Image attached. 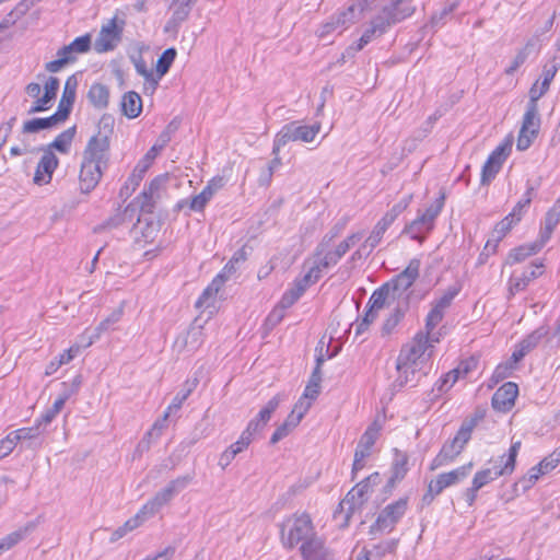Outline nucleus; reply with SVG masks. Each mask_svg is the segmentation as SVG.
Segmentation results:
<instances>
[{
	"instance_id": "obj_1",
	"label": "nucleus",
	"mask_w": 560,
	"mask_h": 560,
	"mask_svg": "<svg viewBox=\"0 0 560 560\" xmlns=\"http://www.w3.org/2000/svg\"><path fill=\"white\" fill-rule=\"evenodd\" d=\"M113 132L114 118L103 115L97 125V133L89 139L83 150L79 175L80 190L83 194L91 192L97 186L108 167Z\"/></svg>"
},
{
	"instance_id": "obj_2",
	"label": "nucleus",
	"mask_w": 560,
	"mask_h": 560,
	"mask_svg": "<svg viewBox=\"0 0 560 560\" xmlns=\"http://www.w3.org/2000/svg\"><path fill=\"white\" fill-rule=\"evenodd\" d=\"M381 475L375 471L369 477L358 482L340 501L337 510L334 512L335 520H341L340 527L349 525L351 516L361 512L363 505L368 502L370 494L373 492L374 487L380 485Z\"/></svg>"
},
{
	"instance_id": "obj_3",
	"label": "nucleus",
	"mask_w": 560,
	"mask_h": 560,
	"mask_svg": "<svg viewBox=\"0 0 560 560\" xmlns=\"http://www.w3.org/2000/svg\"><path fill=\"white\" fill-rule=\"evenodd\" d=\"M281 542L285 549L292 550L299 544L318 538L312 518L307 513L293 514L280 526Z\"/></svg>"
},
{
	"instance_id": "obj_4",
	"label": "nucleus",
	"mask_w": 560,
	"mask_h": 560,
	"mask_svg": "<svg viewBox=\"0 0 560 560\" xmlns=\"http://www.w3.org/2000/svg\"><path fill=\"white\" fill-rule=\"evenodd\" d=\"M477 425L476 418H468L462 422V425L455 436L452 440H447L438 455L432 459L430 464V470H436L438 468L445 466L455 460V458L463 452L466 444L471 439V433Z\"/></svg>"
},
{
	"instance_id": "obj_5",
	"label": "nucleus",
	"mask_w": 560,
	"mask_h": 560,
	"mask_svg": "<svg viewBox=\"0 0 560 560\" xmlns=\"http://www.w3.org/2000/svg\"><path fill=\"white\" fill-rule=\"evenodd\" d=\"M520 448L521 441L513 442L509 448L508 455L500 456L498 460H490V463L493 464L492 467L477 471L471 483L480 490L499 477L511 475L515 469L516 457Z\"/></svg>"
},
{
	"instance_id": "obj_6",
	"label": "nucleus",
	"mask_w": 560,
	"mask_h": 560,
	"mask_svg": "<svg viewBox=\"0 0 560 560\" xmlns=\"http://www.w3.org/2000/svg\"><path fill=\"white\" fill-rule=\"evenodd\" d=\"M539 97L536 96V86L529 90V101L523 116L522 128L520 130L516 148L520 151L528 149L537 137L540 127V117L538 114Z\"/></svg>"
},
{
	"instance_id": "obj_7",
	"label": "nucleus",
	"mask_w": 560,
	"mask_h": 560,
	"mask_svg": "<svg viewBox=\"0 0 560 560\" xmlns=\"http://www.w3.org/2000/svg\"><path fill=\"white\" fill-rule=\"evenodd\" d=\"M320 130V124L301 125L300 121L285 124L276 135L272 154L277 155L280 149L291 141L312 142Z\"/></svg>"
},
{
	"instance_id": "obj_8",
	"label": "nucleus",
	"mask_w": 560,
	"mask_h": 560,
	"mask_svg": "<svg viewBox=\"0 0 560 560\" xmlns=\"http://www.w3.org/2000/svg\"><path fill=\"white\" fill-rule=\"evenodd\" d=\"M408 498H400L386 505L377 515L375 522L370 526V534L390 533L397 523L406 514Z\"/></svg>"
},
{
	"instance_id": "obj_9",
	"label": "nucleus",
	"mask_w": 560,
	"mask_h": 560,
	"mask_svg": "<svg viewBox=\"0 0 560 560\" xmlns=\"http://www.w3.org/2000/svg\"><path fill=\"white\" fill-rule=\"evenodd\" d=\"M338 261L339 259L334 257L331 250L322 249L316 246L313 256L306 259L303 265L305 275L302 280H319L327 276Z\"/></svg>"
},
{
	"instance_id": "obj_10",
	"label": "nucleus",
	"mask_w": 560,
	"mask_h": 560,
	"mask_svg": "<svg viewBox=\"0 0 560 560\" xmlns=\"http://www.w3.org/2000/svg\"><path fill=\"white\" fill-rule=\"evenodd\" d=\"M416 8L410 4L400 5L396 4L395 0L385 5L382 11L371 21L372 25L383 35L387 30L405 19L411 16Z\"/></svg>"
},
{
	"instance_id": "obj_11",
	"label": "nucleus",
	"mask_w": 560,
	"mask_h": 560,
	"mask_svg": "<svg viewBox=\"0 0 560 560\" xmlns=\"http://www.w3.org/2000/svg\"><path fill=\"white\" fill-rule=\"evenodd\" d=\"M125 24V20H118L116 15L104 24L94 42L95 51L103 54L114 50L121 40Z\"/></svg>"
},
{
	"instance_id": "obj_12",
	"label": "nucleus",
	"mask_w": 560,
	"mask_h": 560,
	"mask_svg": "<svg viewBox=\"0 0 560 560\" xmlns=\"http://www.w3.org/2000/svg\"><path fill=\"white\" fill-rule=\"evenodd\" d=\"M168 182V174L159 175L150 182L148 188L138 198L141 211L147 213L153 212L156 202L165 196Z\"/></svg>"
},
{
	"instance_id": "obj_13",
	"label": "nucleus",
	"mask_w": 560,
	"mask_h": 560,
	"mask_svg": "<svg viewBox=\"0 0 560 560\" xmlns=\"http://www.w3.org/2000/svg\"><path fill=\"white\" fill-rule=\"evenodd\" d=\"M378 435V428L376 423L370 425L366 431L360 438L358 446L354 452L353 465H352V480L355 479L358 471L363 469L365 463L364 459L371 455L373 445L375 444Z\"/></svg>"
},
{
	"instance_id": "obj_14",
	"label": "nucleus",
	"mask_w": 560,
	"mask_h": 560,
	"mask_svg": "<svg viewBox=\"0 0 560 560\" xmlns=\"http://www.w3.org/2000/svg\"><path fill=\"white\" fill-rule=\"evenodd\" d=\"M511 143L505 142L498 145L488 156L481 170V184L488 185L500 172L503 162L511 152Z\"/></svg>"
},
{
	"instance_id": "obj_15",
	"label": "nucleus",
	"mask_w": 560,
	"mask_h": 560,
	"mask_svg": "<svg viewBox=\"0 0 560 560\" xmlns=\"http://www.w3.org/2000/svg\"><path fill=\"white\" fill-rule=\"evenodd\" d=\"M459 291L460 287L452 285L438 300H435L425 319V329H428L429 332L433 331V329L442 322L445 310L451 306L452 301Z\"/></svg>"
},
{
	"instance_id": "obj_16",
	"label": "nucleus",
	"mask_w": 560,
	"mask_h": 560,
	"mask_svg": "<svg viewBox=\"0 0 560 560\" xmlns=\"http://www.w3.org/2000/svg\"><path fill=\"white\" fill-rule=\"evenodd\" d=\"M518 395V386L514 382H506L500 386L491 399L492 408L500 412H506L512 409Z\"/></svg>"
},
{
	"instance_id": "obj_17",
	"label": "nucleus",
	"mask_w": 560,
	"mask_h": 560,
	"mask_svg": "<svg viewBox=\"0 0 560 560\" xmlns=\"http://www.w3.org/2000/svg\"><path fill=\"white\" fill-rule=\"evenodd\" d=\"M472 466L474 464L470 462L448 472L440 474L435 480L430 481L434 487L433 492L441 494L444 489L457 485L470 474Z\"/></svg>"
},
{
	"instance_id": "obj_18",
	"label": "nucleus",
	"mask_w": 560,
	"mask_h": 560,
	"mask_svg": "<svg viewBox=\"0 0 560 560\" xmlns=\"http://www.w3.org/2000/svg\"><path fill=\"white\" fill-rule=\"evenodd\" d=\"M397 370L399 371V376L394 382L395 388H401L407 384H411V386H416L421 376L425 374H420L418 371V363L409 362L404 358V350L400 352L397 359Z\"/></svg>"
},
{
	"instance_id": "obj_19",
	"label": "nucleus",
	"mask_w": 560,
	"mask_h": 560,
	"mask_svg": "<svg viewBox=\"0 0 560 560\" xmlns=\"http://www.w3.org/2000/svg\"><path fill=\"white\" fill-rule=\"evenodd\" d=\"M386 231L387 228L382 225L381 222H377L363 244H361L360 247L352 253L347 264H354L358 260H362L369 257L373 249L380 244Z\"/></svg>"
},
{
	"instance_id": "obj_20",
	"label": "nucleus",
	"mask_w": 560,
	"mask_h": 560,
	"mask_svg": "<svg viewBox=\"0 0 560 560\" xmlns=\"http://www.w3.org/2000/svg\"><path fill=\"white\" fill-rule=\"evenodd\" d=\"M58 164L59 160L56 154L50 150H44V154L42 155L34 174V183L37 185L49 184Z\"/></svg>"
},
{
	"instance_id": "obj_21",
	"label": "nucleus",
	"mask_w": 560,
	"mask_h": 560,
	"mask_svg": "<svg viewBox=\"0 0 560 560\" xmlns=\"http://www.w3.org/2000/svg\"><path fill=\"white\" fill-rule=\"evenodd\" d=\"M303 560H335L334 552L326 547L323 538H313L300 546Z\"/></svg>"
},
{
	"instance_id": "obj_22",
	"label": "nucleus",
	"mask_w": 560,
	"mask_h": 560,
	"mask_svg": "<svg viewBox=\"0 0 560 560\" xmlns=\"http://www.w3.org/2000/svg\"><path fill=\"white\" fill-rule=\"evenodd\" d=\"M159 151L158 145L154 144L145 154L144 156L137 163L135 166L131 175L128 177L125 186L121 188V192L126 189L129 190L131 187V190H135L137 186L141 183L145 172L151 166V163L156 158Z\"/></svg>"
},
{
	"instance_id": "obj_23",
	"label": "nucleus",
	"mask_w": 560,
	"mask_h": 560,
	"mask_svg": "<svg viewBox=\"0 0 560 560\" xmlns=\"http://www.w3.org/2000/svg\"><path fill=\"white\" fill-rule=\"evenodd\" d=\"M439 338L435 337L432 331H428L425 334L419 332L413 338V341L407 352L404 351V358L409 362L418 363L419 360L423 357L425 351L431 345V342H438Z\"/></svg>"
},
{
	"instance_id": "obj_24",
	"label": "nucleus",
	"mask_w": 560,
	"mask_h": 560,
	"mask_svg": "<svg viewBox=\"0 0 560 560\" xmlns=\"http://www.w3.org/2000/svg\"><path fill=\"white\" fill-rule=\"evenodd\" d=\"M412 284L413 282H384L381 288L373 292L369 305H371V308L380 310L384 306L390 293L395 299L397 291H407Z\"/></svg>"
},
{
	"instance_id": "obj_25",
	"label": "nucleus",
	"mask_w": 560,
	"mask_h": 560,
	"mask_svg": "<svg viewBox=\"0 0 560 560\" xmlns=\"http://www.w3.org/2000/svg\"><path fill=\"white\" fill-rule=\"evenodd\" d=\"M198 318H196L192 325L189 327L187 332L183 336L177 337L174 342V347L178 349V351L187 350L195 351L202 343V325L197 324Z\"/></svg>"
},
{
	"instance_id": "obj_26",
	"label": "nucleus",
	"mask_w": 560,
	"mask_h": 560,
	"mask_svg": "<svg viewBox=\"0 0 560 560\" xmlns=\"http://www.w3.org/2000/svg\"><path fill=\"white\" fill-rule=\"evenodd\" d=\"M78 88V79L75 74L70 75L65 83L63 93L61 100L59 101L58 108L56 113L61 116L65 120L68 119L74 101L75 93Z\"/></svg>"
},
{
	"instance_id": "obj_27",
	"label": "nucleus",
	"mask_w": 560,
	"mask_h": 560,
	"mask_svg": "<svg viewBox=\"0 0 560 560\" xmlns=\"http://www.w3.org/2000/svg\"><path fill=\"white\" fill-rule=\"evenodd\" d=\"M211 200L210 188H203L198 195L191 198L180 199L175 205L176 211H185L186 215L190 212H200L205 209L207 203Z\"/></svg>"
},
{
	"instance_id": "obj_28",
	"label": "nucleus",
	"mask_w": 560,
	"mask_h": 560,
	"mask_svg": "<svg viewBox=\"0 0 560 560\" xmlns=\"http://www.w3.org/2000/svg\"><path fill=\"white\" fill-rule=\"evenodd\" d=\"M247 247L243 246L237 249L224 268L212 280H229L232 277H237V271L241 266L247 260Z\"/></svg>"
},
{
	"instance_id": "obj_29",
	"label": "nucleus",
	"mask_w": 560,
	"mask_h": 560,
	"mask_svg": "<svg viewBox=\"0 0 560 560\" xmlns=\"http://www.w3.org/2000/svg\"><path fill=\"white\" fill-rule=\"evenodd\" d=\"M560 222V198L556 201V203L548 210L545 215L542 226L539 232L538 241L546 245V243L550 240L551 234L556 226Z\"/></svg>"
},
{
	"instance_id": "obj_30",
	"label": "nucleus",
	"mask_w": 560,
	"mask_h": 560,
	"mask_svg": "<svg viewBox=\"0 0 560 560\" xmlns=\"http://www.w3.org/2000/svg\"><path fill=\"white\" fill-rule=\"evenodd\" d=\"M560 69V51L556 54L544 65L542 67V81L540 83V91H536V96L541 97L549 90L550 83L556 77ZM537 88V83H534L532 88Z\"/></svg>"
},
{
	"instance_id": "obj_31",
	"label": "nucleus",
	"mask_w": 560,
	"mask_h": 560,
	"mask_svg": "<svg viewBox=\"0 0 560 560\" xmlns=\"http://www.w3.org/2000/svg\"><path fill=\"white\" fill-rule=\"evenodd\" d=\"M221 290L220 282H211L200 294L198 300L195 303V307L198 310L207 311L209 310V316L215 312V302L217 296Z\"/></svg>"
},
{
	"instance_id": "obj_32",
	"label": "nucleus",
	"mask_w": 560,
	"mask_h": 560,
	"mask_svg": "<svg viewBox=\"0 0 560 560\" xmlns=\"http://www.w3.org/2000/svg\"><path fill=\"white\" fill-rule=\"evenodd\" d=\"M66 121L61 116L57 113L52 114L49 117L45 118H33L23 124L22 132L23 133H36L45 129H51L60 122Z\"/></svg>"
},
{
	"instance_id": "obj_33",
	"label": "nucleus",
	"mask_w": 560,
	"mask_h": 560,
	"mask_svg": "<svg viewBox=\"0 0 560 560\" xmlns=\"http://www.w3.org/2000/svg\"><path fill=\"white\" fill-rule=\"evenodd\" d=\"M364 10V5L361 2L351 3L345 10L339 11L332 19L335 23L339 26L340 32L352 23H354L361 15Z\"/></svg>"
},
{
	"instance_id": "obj_34",
	"label": "nucleus",
	"mask_w": 560,
	"mask_h": 560,
	"mask_svg": "<svg viewBox=\"0 0 560 560\" xmlns=\"http://www.w3.org/2000/svg\"><path fill=\"white\" fill-rule=\"evenodd\" d=\"M364 10V5L361 2L351 3L345 10L339 11L332 19L335 23L339 26L340 32L352 23H354L361 15Z\"/></svg>"
},
{
	"instance_id": "obj_35",
	"label": "nucleus",
	"mask_w": 560,
	"mask_h": 560,
	"mask_svg": "<svg viewBox=\"0 0 560 560\" xmlns=\"http://www.w3.org/2000/svg\"><path fill=\"white\" fill-rule=\"evenodd\" d=\"M174 495L171 493V490L164 487L162 490L155 493V495L148 501L142 508H141V514L144 515V517L148 520L149 517L153 516L155 513H158L165 504H167Z\"/></svg>"
},
{
	"instance_id": "obj_36",
	"label": "nucleus",
	"mask_w": 560,
	"mask_h": 560,
	"mask_svg": "<svg viewBox=\"0 0 560 560\" xmlns=\"http://www.w3.org/2000/svg\"><path fill=\"white\" fill-rule=\"evenodd\" d=\"M91 35L85 34L77 37L69 45L63 46L57 51V56H68L73 58V62L77 60V56L85 54L91 49Z\"/></svg>"
},
{
	"instance_id": "obj_37",
	"label": "nucleus",
	"mask_w": 560,
	"mask_h": 560,
	"mask_svg": "<svg viewBox=\"0 0 560 560\" xmlns=\"http://www.w3.org/2000/svg\"><path fill=\"white\" fill-rule=\"evenodd\" d=\"M545 245L536 240L529 244H523L510 250L506 262L510 265L517 264L527 257L537 254Z\"/></svg>"
},
{
	"instance_id": "obj_38",
	"label": "nucleus",
	"mask_w": 560,
	"mask_h": 560,
	"mask_svg": "<svg viewBox=\"0 0 560 560\" xmlns=\"http://www.w3.org/2000/svg\"><path fill=\"white\" fill-rule=\"evenodd\" d=\"M120 106L125 116L131 119L137 118L142 112L141 96L135 91H129L124 94Z\"/></svg>"
},
{
	"instance_id": "obj_39",
	"label": "nucleus",
	"mask_w": 560,
	"mask_h": 560,
	"mask_svg": "<svg viewBox=\"0 0 560 560\" xmlns=\"http://www.w3.org/2000/svg\"><path fill=\"white\" fill-rule=\"evenodd\" d=\"M124 314V306L121 305L117 310L113 311L105 319H103L94 329V332L88 338L84 347L91 346L95 340H97L101 335L109 329L118 323Z\"/></svg>"
},
{
	"instance_id": "obj_40",
	"label": "nucleus",
	"mask_w": 560,
	"mask_h": 560,
	"mask_svg": "<svg viewBox=\"0 0 560 560\" xmlns=\"http://www.w3.org/2000/svg\"><path fill=\"white\" fill-rule=\"evenodd\" d=\"M90 103L98 109H104L108 106L109 90L102 83H93L88 92Z\"/></svg>"
},
{
	"instance_id": "obj_41",
	"label": "nucleus",
	"mask_w": 560,
	"mask_h": 560,
	"mask_svg": "<svg viewBox=\"0 0 560 560\" xmlns=\"http://www.w3.org/2000/svg\"><path fill=\"white\" fill-rule=\"evenodd\" d=\"M433 230L432 225L418 215L409 224H407L402 231V234L409 235L412 240L422 242L425 235Z\"/></svg>"
},
{
	"instance_id": "obj_42",
	"label": "nucleus",
	"mask_w": 560,
	"mask_h": 560,
	"mask_svg": "<svg viewBox=\"0 0 560 560\" xmlns=\"http://www.w3.org/2000/svg\"><path fill=\"white\" fill-rule=\"evenodd\" d=\"M537 39L536 38H529L524 47L517 50L516 56L512 60L511 65L505 69V74L512 75L514 74L517 69L526 62L528 59L530 52L536 48Z\"/></svg>"
},
{
	"instance_id": "obj_43",
	"label": "nucleus",
	"mask_w": 560,
	"mask_h": 560,
	"mask_svg": "<svg viewBox=\"0 0 560 560\" xmlns=\"http://www.w3.org/2000/svg\"><path fill=\"white\" fill-rule=\"evenodd\" d=\"M77 132L75 126H72L66 130H63L61 133H59L55 140L48 144L46 150H56L62 154H67L70 151L71 143L74 139Z\"/></svg>"
},
{
	"instance_id": "obj_44",
	"label": "nucleus",
	"mask_w": 560,
	"mask_h": 560,
	"mask_svg": "<svg viewBox=\"0 0 560 560\" xmlns=\"http://www.w3.org/2000/svg\"><path fill=\"white\" fill-rule=\"evenodd\" d=\"M311 282H296V285L285 291L278 302L282 308H290L307 290Z\"/></svg>"
},
{
	"instance_id": "obj_45",
	"label": "nucleus",
	"mask_w": 560,
	"mask_h": 560,
	"mask_svg": "<svg viewBox=\"0 0 560 560\" xmlns=\"http://www.w3.org/2000/svg\"><path fill=\"white\" fill-rule=\"evenodd\" d=\"M549 332L548 327L540 326L535 329L533 332L527 335L524 339H522L517 346L525 351V353H529L533 349H535L539 341L546 337Z\"/></svg>"
},
{
	"instance_id": "obj_46",
	"label": "nucleus",
	"mask_w": 560,
	"mask_h": 560,
	"mask_svg": "<svg viewBox=\"0 0 560 560\" xmlns=\"http://www.w3.org/2000/svg\"><path fill=\"white\" fill-rule=\"evenodd\" d=\"M412 199L411 195H408L400 199L397 203H395L378 221L382 225H385L387 229L392 225V223L409 206Z\"/></svg>"
},
{
	"instance_id": "obj_47",
	"label": "nucleus",
	"mask_w": 560,
	"mask_h": 560,
	"mask_svg": "<svg viewBox=\"0 0 560 560\" xmlns=\"http://www.w3.org/2000/svg\"><path fill=\"white\" fill-rule=\"evenodd\" d=\"M147 518L141 511H139L133 517L129 518L124 523V525L119 526L112 534L110 541L115 542L122 538L127 533L138 528Z\"/></svg>"
},
{
	"instance_id": "obj_48",
	"label": "nucleus",
	"mask_w": 560,
	"mask_h": 560,
	"mask_svg": "<svg viewBox=\"0 0 560 560\" xmlns=\"http://www.w3.org/2000/svg\"><path fill=\"white\" fill-rule=\"evenodd\" d=\"M131 61L135 66L137 73L144 78V80L151 85L152 90H155L159 84V78H156L153 71L147 67V63L142 56H131Z\"/></svg>"
},
{
	"instance_id": "obj_49",
	"label": "nucleus",
	"mask_w": 560,
	"mask_h": 560,
	"mask_svg": "<svg viewBox=\"0 0 560 560\" xmlns=\"http://www.w3.org/2000/svg\"><path fill=\"white\" fill-rule=\"evenodd\" d=\"M177 51L175 48L171 47L165 49L162 55L159 57L156 62V74L159 81L168 72L171 66L173 65L176 58Z\"/></svg>"
},
{
	"instance_id": "obj_50",
	"label": "nucleus",
	"mask_w": 560,
	"mask_h": 560,
	"mask_svg": "<svg viewBox=\"0 0 560 560\" xmlns=\"http://www.w3.org/2000/svg\"><path fill=\"white\" fill-rule=\"evenodd\" d=\"M363 237V231H358L350 234L334 247V250H331L334 253V257H337L340 260L348 253V250L357 243H359Z\"/></svg>"
},
{
	"instance_id": "obj_51",
	"label": "nucleus",
	"mask_w": 560,
	"mask_h": 560,
	"mask_svg": "<svg viewBox=\"0 0 560 560\" xmlns=\"http://www.w3.org/2000/svg\"><path fill=\"white\" fill-rule=\"evenodd\" d=\"M363 237V231H358L350 234L334 247V250H331L334 253V257H337L340 260L348 253V250L357 243H359Z\"/></svg>"
},
{
	"instance_id": "obj_52",
	"label": "nucleus",
	"mask_w": 560,
	"mask_h": 560,
	"mask_svg": "<svg viewBox=\"0 0 560 560\" xmlns=\"http://www.w3.org/2000/svg\"><path fill=\"white\" fill-rule=\"evenodd\" d=\"M395 457L392 464V476L394 479L402 480L408 472V455L397 448L394 450Z\"/></svg>"
},
{
	"instance_id": "obj_53",
	"label": "nucleus",
	"mask_w": 560,
	"mask_h": 560,
	"mask_svg": "<svg viewBox=\"0 0 560 560\" xmlns=\"http://www.w3.org/2000/svg\"><path fill=\"white\" fill-rule=\"evenodd\" d=\"M300 423V421L295 418L294 415H288L287 419L282 424H280L270 438V444H276L285 436Z\"/></svg>"
},
{
	"instance_id": "obj_54",
	"label": "nucleus",
	"mask_w": 560,
	"mask_h": 560,
	"mask_svg": "<svg viewBox=\"0 0 560 560\" xmlns=\"http://www.w3.org/2000/svg\"><path fill=\"white\" fill-rule=\"evenodd\" d=\"M346 225V220H340L337 223H335L330 228V230L323 236L322 241L317 244V247L326 250H334L332 242L343 232Z\"/></svg>"
},
{
	"instance_id": "obj_55",
	"label": "nucleus",
	"mask_w": 560,
	"mask_h": 560,
	"mask_svg": "<svg viewBox=\"0 0 560 560\" xmlns=\"http://www.w3.org/2000/svg\"><path fill=\"white\" fill-rule=\"evenodd\" d=\"M43 432L44 428H40L37 422L33 427L18 429V433L22 436V442L28 441L27 447L39 446L42 444L39 436Z\"/></svg>"
},
{
	"instance_id": "obj_56",
	"label": "nucleus",
	"mask_w": 560,
	"mask_h": 560,
	"mask_svg": "<svg viewBox=\"0 0 560 560\" xmlns=\"http://www.w3.org/2000/svg\"><path fill=\"white\" fill-rule=\"evenodd\" d=\"M287 398L288 396L284 393L277 394L267 402V405L258 412L256 417L259 418L260 422L268 423V421L271 418V415L279 407L280 402L285 400Z\"/></svg>"
},
{
	"instance_id": "obj_57",
	"label": "nucleus",
	"mask_w": 560,
	"mask_h": 560,
	"mask_svg": "<svg viewBox=\"0 0 560 560\" xmlns=\"http://www.w3.org/2000/svg\"><path fill=\"white\" fill-rule=\"evenodd\" d=\"M444 195H441L431 206L425 209L423 213H419V215L433 228L435 219L439 217L444 207Z\"/></svg>"
},
{
	"instance_id": "obj_58",
	"label": "nucleus",
	"mask_w": 560,
	"mask_h": 560,
	"mask_svg": "<svg viewBox=\"0 0 560 560\" xmlns=\"http://www.w3.org/2000/svg\"><path fill=\"white\" fill-rule=\"evenodd\" d=\"M378 36H381V34H378V31L371 23L370 26L364 31V33L360 37L358 44L355 46H350L346 50V54L347 55H354L355 52H358L361 49H363V47L365 45H368L373 38L378 37Z\"/></svg>"
},
{
	"instance_id": "obj_59",
	"label": "nucleus",
	"mask_w": 560,
	"mask_h": 560,
	"mask_svg": "<svg viewBox=\"0 0 560 560\" xmlns=\"http://www.w3.org/2000/svg\"><path fill=\"white\" fill-rule=\"evenodd\" d=\"M456 8H457V2H452L447 5H445L440 11L435 12L431 16V21H430L431 27H433L435 30L442 27L445 24L448 16L455 11Z\"/></svg>"
},
{
	"instance_id": "obj_60",
	"label": "nucleus",
	"mask_w": 560,
	"mask_h": 560,
	"mask_svg": "<svg viewBox=\"0 0 560 560\" xmlns=\"http://www.w3.org/2000/svg\"><path fill=\"white\" fill-rule=\"evenodd\" d=\"M179 126L180 120L178 118H174L168 122L155 143L158 145V151L162 150L172 140L173 135L178 130Z\"/></svg>"
},
{
	"instance_id": "obj_61",
	"label": "nucleus",
	"mask_w": 560,
	"mask_h": 560,
	"mask_svg": "<svg viewBox=\"0 0 560 560\" xmlns=\"http://www.w3.org/2000/svg\"><path fill=\"white\" fill-rule=\"evenodd\" d=\"M405 313L400 307H396L394 312L385 319L382 326V335L386 336L393 332L399 322L402 319Z\"/></svg>"
},
{
	"instance_id": "obj_62",
	"label": "nucleus",
	"mask_w": 560,
	"mask_h": 560,
	"mask_svg": "<svg viewBox=\"0 0 560 560\" xmlns=\"http://www.w3.org/2000/svg\"><path fill=\"white\" fill-rule=\"evenodd\" d=\"M545 275V265L541 260H535L523 271L518 280H535Z\"/></svg>"
},
{
	"instance_id": "obj_63",
	"label": "nucleus",
	"mask_w": 560,
	"mask_h": 560,
	"mask_svg": "<svg viewBox=\"0 0 560 560\" xmlns=\"http://www.w3.org/2000/svg\"><path fill=\"white\" fill-rule=\"evenodd\" d=\"M420 260L412 259L409 265L392 280H417L419 277Z\"/></svg>"
},
{
	"instance_id": "obj_64",
	"label": "nucleus",
	"mask_w": 560,
	"mask_h": 560,
	"mask_svg": "<svg viewBox=\"0 0 560 560\" xmlns=\"http://www.w3.org/2000/svg\"><path fill=\"white\" fill-rule=\"evenodd\" d=\"M195 478V474H187L170 481L165 487L171 490L173 495L184 490Z\"/></svg>"
}]
</instances>
